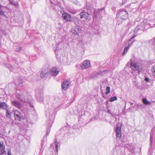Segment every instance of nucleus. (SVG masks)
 Listing matches in <instances>:
<instances>
[{
    "mask_svg": "<svg viewBox=\"0 0 155 155\" xmlns=\"http://www.w3.org/2000/svg\"><path fill=\"white\" fill-rule=\"evenodd\" d=\"M5 7L2 6L0 4V15H2L3 17L7 18V16L5 15V12L3 10L4 9Z\"/></svg>",
    "mask_w": 155,
    "mask_h": 155,
    "instance_id": "20",
    "label": "nucleus"
},
{
    "mask_svg": "<svg viewBox=\"0 0 155 155\" xmlns=\"http://www.w3.org/2000/svg\"><path fill=\"white\" fill-rule=\"evenodd\" d=\"M36 99L40 103H42L43 101V96L42 91H37L36 93Z\"/></svg>",
    "mask_w": 155,
    "mask_h": 155,
    "instance_id": "10",
    "label": "nucleus"
},
{
    "mask_svg": "<svg viewBox=\"0 0 155 155\" xmlns=\"http://www.w3.org/2000/svg\"><path fill=\"white\" fill-rule=\"evenodd\" d=\"M81 29L78 25L73 27L71 31V32L75 35H78L81 31Z\"/></svg>",
    "mask_w": 155,
    "mask_h": 155,
    "instance_id": "7",
    "label": "nucleus"
},
{
    "mask_svg": "<svg viewBox=\"0 0 155 155\" xmlns=\"http://www.w3.org/2000/svg\"><path fill=\"white\" fill-rule=\"evenodd\" d=\"M91 63L90 61L88 60H86L84 61L81 64L80 67L82 69L88 68L91 66Z\"/></svg>",
    "mask_w": 155,
    "mask_h": 155,
    "instance_id": "9",
    "label": "nucleus"
},
{
    "mask_svg": "<svg viewBox=\"0 0 155 155\" xmlns=\"http://www.w3.org/2000/svg\"><path fill=\"white\" fill-rule=\"evenodd\" d=\"M118 17L121 20H125L128 18V13L127 11L125 10L120 11L118 14Z\"/></svg>",
    "mask_w": 155,
    "mask_h": 155,
    "instance_id": "5",
    "label": "nucleus"
},
{
    "mask_svg": "<svg viewBox=\"0 0 155 155\" xmlns=\"http://www.w3.org/2000/svg\"><path fill=\"white\" fill-rule=\"evenodd\" d=\"M151 71L154 77L155 78V66L152 67Z\"/></svg>",
    "mask_w": 155,
    "mask_h": 155,
    "instance_id": "29",
    "label": "nucleus"
},
{
    "mask_svg": "<svg viewBox=\"0 0 155 155\" xmlns=\"http://www.w3.org/2000/svg\"><path fill=\"white\" fill-rule=\"evenodd\" d=\"M10 3L11 4L14 5L16 7H18L19 6L18 3L17 2H15L14 1H12Z\"/></svg>",
    "mask_w": 155,
    "mask_h": 155,
    "instance_id": "26",
    "label": "nucleus"
},
{
    "mask_svg": "<svg viewBox=\"0 0 155 155\" xmlns=\"http://www.w3.org/2000/svg\"><path fill=\"white\" fill-rule=\"evenodd\" d=\"M49 125H50V123H48V122H47V127H48V129L47 130V133L46 134V136H48L49 135V134L51 128V127L52 126H51V127H50Z\"/></svg>",
    "mask_w": 155,
    "mask_h": 155,
    "instance_id": "23",
    "label": "nucleus"
},
{
    "mask_svg": "<svg viewBox=\"0 0 155 155\" xmlns=\"http://www.w3.org/2000/svg\"><path fill=\"white\" fill-rule=\"evenodd\" d=\"M143 103L145 105H150L151 102L148 101L146 98H143L142 100Z\"/></svg>",
    "mask_w": 155,
    "mask_h": 155,
    "instance_id": "24",
    "label": "nucleus"
},
{
    "mask_svg": "<svg viewBox=\"0 0 155 155\" xmlns=\"http://www.w3.org/2000/svg\"><path fill=\"white\" fill-rule=\"evenodd\" d=\"M150 146L151 147L152 146V143H153V136L151 134V132L150 133Z\"/></svg>",
    "mask_w": 155,
    "mask_h": 155,
    "instance_id": "31",
    "label": "nucleus"
},
{
    "mask_svg": "<svg viewBox=\"0 0 155 155\" xmlns=\"http://www.w3.org/2000/svg\"><path fill=\"white\" fill-rule=\"evenodd\" d=\"M59 72V70L57 67H52L50 71V74L53 76H56Z\"/></svg>",
    "mask_w": 155,
    "mask_h": 155,
    "instance_id": "12",
    "label": "nucleus"
},
{
    "mask_svg": "<svg viewBox=\"0 0 155 155\" xmlns=\"http://www.w3.org/2000/svg\"><path fill=\"white\" fill-rule=\"evenodd\" d=\"M15 120H21L23 119V117L22 113L19 112L18 110H14L13 111Z\"/></svg>",
    "mask_w": 155,
    "mask_h": 155,
    "instance_id": "6",
    "label": "nucleus"
},
{
    "mask_svg": "<svg viewBox=\"0 0 155 155\" xmlns=\"http://www.w3.org/2000/svg\"><path fill=\"white\" fill-rule=\"evenodd\" d=\"M21 47H20L19 48V49H20V50H21Z\"/></svg>",
    "mask_w": 155,
    "mask_h": 155,
    "instance_id": "44",
    "label": "nucleus"
},
{
    "mask_svg": "<svg viewBox=\"0 0 155 155\" xmlns=\"http://www.w3.org/2000/svg\"><path fill=\"white\" fill-rule=\"evenodd\" d=\"M7 153H8V155H12V154L11 153V151L10 150H8V151Z\"/></svg>",
    "mask_w": 155,
    "mask_h": 155,
    "instance_id": "38",
    "label": "nucleus"
},
{
    "mask_svg": "<svg viewBox=\"0 0 155 155\" xmlns=\"http://www.w3.org/2000/svg\"><path fill=\"white\" fill-rule=\"evenodd\" d=\"M48 74V70L47 69H42L41 74V77L42 78L46 77Z\"/></svg>",
    "mask_w": 155,
    "mask_h": 155,
    "instance_id": "19",
    "label": "nucleus"
},
{
    "mask_svg": "<svg viewBox=\"0 0 155 155\" xmlns=\"http://www.w3.org/2000/svg\"><path fill=\"white\" fill-rule=\"evenodd\" d=\"M7 107L8 105L5 102H1L0 108L6 110Z\"/></svg>",
    "mask_w": 155,
    "mask_h": 155,
    "instance_id": "22",
    "label": "nucleus"
},
{
    "mask_svg": "<svg viewBox=\"0 0 155 155\" xmlns=\"http://www.w3.org/2000/svg\"><path fill=\"white\" fill-rule=\"evenodd\" d=\"M109 72V71L107 70H106L105 71H98L96 72V74L97 75H104L108 72Z\"/></svg>",
    "mask_w": 155,
    "mask_h": 155,
    "instance_id": "21",
    "label": "nucleus"
},
{
    "mask_svg": "<svg viewBox=\"0 0 155 155\" xmlns=\"http://www.w3.org/2000/svg\"><path fill=\"white\" fill-rule=\"evenodd\" d=\"M55 51V53L56 54V53L57 51V50L56 49Z\"/></svg>",
    "mask_w": 155,
    "mask_h": 155,
    "instance_id": "42",
    "label": "nucleus"
},
{
    "mask_svg": "<svg viewBox=\"0 0 155 155\" xmlns=\"http://www.w3.org/2000/svg\"><path fill=\"white\" fill-rule=\"evenodd\" d=\"M51 2L52 4L53 3V2L52 1H50Z\"/></svg>",
    "mask_w": 155,
    "mask_h": 155,
    "instance_id": "41",
    "label": "nucleus"
},
{
    "mask_svg": "<svg viewBox=\"0 0 155 155\" xmlns=\"http://www.w3.org/2000/svg\"><path fill=\"white\" fill-rule=\"evenodd\" d=\"M103 97L105 99H106L107 98V97H105L104 96H103Z\"/></svg>",
    "mask_w": 155,
    "mask_h": 155,
    "instance_id": "40",
    "label": "nucleus"
},
{
    "mask_svg": "<svg viewBox=\"0 0 155 155\" xmlns=\"http://www.w3.org/2000/svg\"><path fill=\"white\" fill-rule=\"evenodd\" d=\"M130 67L132 69L137 70L140 72L143 70V66L141 64L138 62H132L131 63Z\"/></svg>",
    "mask_w": 155,
    "mask_h": 155,
    "instance_id": "4",
    "label": "nucleus"
},
{
    "mask_svg": "<svg viewBox=\"0 0 155 155\" xmlns=\"http://www.w3.org/2000/svg\"><path fill=\"white\" fill-rule=\"evenodd\" d=\"M24 81L22 80H20L19 81L18 84V85L20 87H22L23 86V83Z\"/></svg>",
    "mask_w": 155,
    "mask_h": 155,
    "instance_id": "30",
    "label": "nucleus"
},
{
    "mask_svg": "<svg viewBox=\"0 0 155 155\" xmlns=\"http://www.w3.org/2000/svg\"><path fill=\"white\" fill-rule=\"evenodd\" d=\"M11 104L12 106L19 109H21L22 107L21 103L16 100L12 101Z\"/></svg>",
    "mask_w": 155,
    "mask_h": 155,
    "instance_id": "13",
    "label": "nucleus"
},
{
    "mask_svg": "<svg viewBox=\"0 0 155 155\" xmlns=\"http://www.w3.org/2000/svg\"><path fill=\"white\" fill-rule=\"evenodd\" d=\"M140 28V26H137L136 28H135L134 32L135 33H137L138 32V31L139 30V28Z\"/></svg>",
    "mask_w": 155,
    "mask_h": 155,
    "instance_id": "34",
    "label": "nucleus"
},
{
    "mask_svg": "<svg viewBox=\"0 0 155 155\" xmlns=\"http://www.w3.org/2000/svg\"><path fill=\"white\" fill-rule=\"evenodd\" d=\"M106 103H107V104H108V103L107 101L106 102Z\"/></svg>",
    "mask_w": 155,
    "mask_h": 155,
    "instance_id": "48",
    "label": "nucleus"
},
{
    "mask_svg": "<svg viewBox=\"0 0 155 155\" xmlns=\"http://www.w3.org/2000/svg\"><path fill=\"white\" fill-rule=\"evenodd\" d=\"M136 84H138V83H137H137H136Z\"/></svg>",
    "mask_w": 155,
    "mask_h": 155,
    "instance_id": "47",
    "label": "nucleus"
},
{
    "mask_svg": "<svg viewBox=\"0 0 155 155\" xmlns=\"http://www.w3.org/2000/svg\"><path fill=\"white\" fill-rule=\"evenodd\" d=\"M117 97L116 96H114L113 97H111L110 98V102H112L114 101L117 100Z\"/></svg>",
    "mask_w": 155,
    "mask_h": 155,
    "instance_id": "33",
    "label": "nucleus"
},
{
    "mask_svg": "<svg viewBox=\"0 0 155 155\" xmlns=\"http://www.w3.org/2000/svg\"><path fill=\"white\" fill-rule=\"evenodd\" d=\"M5 146L2 141H0V154H2L5 152Z\"/></svg>",
    "mask_w": 155,
    "mask_h": 155,
    "instance_id": "18",
    "label": "nucleus"
},
{
    "mask_svg": "<svg viewBox=\"0 0 155 155\" xmlns=\"http://www.w3.org/2000/svg\"><path fill=\"white\" fill-rule=\"evenodd\" d=\"M124 4V3H122L121 4H122V5H123V4Z\"/></svg>",
    "mask_w": 155,
    "mask_h": 155,
    "instance_id": "46",
    "label": "nucleus"
},
{
    "mask_svg": "<svg viewBox=\"0 0 155 155\" xmlns=\"http://www.w3.org/2000/svg\"><path fill=\"white\" fill-rule=\"evenodd\" d=\"M70 82L68 81H64L62 84L61 87L63 90H66L69 87Z\"/></svg>",
    "mask_w": 155,
    "mask_h": 155,
    "instance_id": "17",
    "label": "nucleus"
},
{
    "mask_svg": "<svg viewBox=\"0 0 155 155\" xmlns=\"http://www.w3.org/2000/svg\"><path fill=\"white\" fill-rule=\"evenodd\" d=\"M6 117L10 118L11 116V112L7 109H6Z\"/></svg>",
    "mask_w": 155,
    "mask_h": 155,
    "instance_id": "25",
    "label": "nucleus"
},
{
    "mask_svg": "<svg viewBox=\"0 0 155 155\" xmlns=\"http://www.w3.org/2000/svg\"><path fill=\"white\" fill-rule=\"evenodd\" d=\"M16 97L18 100L22 102H26L24 95L21 94L17 93L16 94Z\"/></svg>",
    "mask_w": 155,
    "mask_h": 155,
    "instance_id": "16",
    "label": "nucleus"
},
{
    "mask_svg": "<svg viewBox=\"0 0 155 155\" xmlns=\"http://www.w3.org/2000/svg\"><path fill=\"white\" fill-rule=\"evenodd\" d=\"M147 22L149 25L151 26V27H155V23L153 24L152 23L155 22V16L153 15H150L147 18Z\"/></svg>",
    "mask_w": 155,
    "mask_h": 155,
    "instance_id": "8",
    "label": "nucleus"
},
{
    "mask_svg": "<svg viewBox=\"0 0 155 155\" xmlns=\"http://www.w3.org/2000/svg\"><path fill=\"white\" fill-rule=\"evenodd\" d=\"M30 106H31V107H33V105H32L31 104H30Z\"/></svg>",
    "mask_w": 155,
    "mask_h": 155,
    "instance_id": "43",
    "label": "nucleus"
},
{
    "mask_svg": "<svg viewBox=\"0 0 155 155\" xmlns=\"http://www.w3.org/2000/svg\"><path fill=\"white\" fill-rule=\"evenodd\" d=\"M58 6H59V4H58Z\"/></svg>",
    "mask_w": 155,
    "mask_h": 155,
    "instance_id": "51",
    "label": "nucleus"
},
{
    "mask_svg": "<svg viewBox=\"0 0 155 155\" xmlns=\"http://www.w3.org/2000/svg\"><path fill=\"white\" fill-rule=\"evenodd\" d=\"M115 130L117 137L119 139L121 137V127L118 125H117Z\"/></svg>",
    "mask_w": 155,
    "mask_h": 155,
    "instance_id": "14",
    "label": "nucleus"
},
{
    "mask_svg": "<svg viewBox=\"0 0 155 155\" xmlns=\"http://www.w3.org/2000/svg\"><path fill=\"white\" fill-rule=\"evenodd\" d=\"M106 107L107 110V112L111 114H112L111 113V110L110 109H109V107L107 105Z\"/></svg>",
    "mask_w": 155,
    "mask_h": 155,
    "instance_id": "35",
    "label": "nucleus"
},
{
    "mask_svg": "<svg viewBox=\"0 0 155 155\" xmlns=\"http://www.w3.org/2000/svg\"><path fill=\"white\" fill-rule=\"evenodd\" d=\"M5 66L8 67L11 71H12L14 69V67H13L9 64H5Z\"/></svg>",
    "mask_w": 155,
    "mask_h": 155,
    "instance_id": "27",
    "label": "nucleus"
},
{
    "mask_svg": "<svg viewBox=\"0 0 155 155\" xmlns=\"http://www.w3.org/2000/svg\"><path fill=\"white\" fill-rule=\"evenodd\" d=\"M93 12L94 18L95 19L98 18V20H100L102 18V15L105 14V10L103 8Z\"/></svg>",
    "mask_w": 155,
    "mask_h": 155,
    "instance_id": "3",
    "label": "nucleus"
},
{
    "mask_svg": "<svg viewBox=\"0 0 155 155\" xmlns=\"http://www.w3.org/2000/svg\"><path fill=\"white\" fill-rule=\"evenodd\" d=\"M86 8L85 9L82 10L80 14L81 16V18L82 19L84 18L87 21H89L91 18L90 15L92 14V12L94 11V9L89 7L88 8L87 6H86Z\"/></svg>",
    "mask_w": 155,
    "mask_h": 155,
    "instance_id": "2",
    "label": "nucleus"
},
{
    "mask_svg": "<svg viewBox=\"0 0 155 155\" xmlns=\"http://www.w3.org/2000/svg\"><path fill=\"white\" fill-rule=\"evenodd\" d=\"M93 28L95 29L97 31H98V30H99V27L98 26H95L94 27L93 26Z\"/></svg>",
    "mask_w": 155,
    "mask_h": 155,
    "instance_id": "36",
    "label": "nucleus"
},
{
    "mask_svg": "<svg viewBox=\"0 0 155 155\" xmlns=\"http://www.w3.org/2000/svg\"><path fill=\"white\" fill-rule=\"evenodd\" d=\"M136 36L134 35L129 41L128 46L124 48L122 55H123L128 51L129 47L134 42V40H133V39Z\"/></svg>",
    "mask_w": 155,
    "mask_h": 155,
    "instance_id": "11",
    "label": "nucleus"
},
{
    "mask_svg": "<svg viewBox=\"0 0 155 155\" xmlns=\"http://www.w3.org/2000/svg\"><path fill=\"white\" fill-rule=\"evenodd\" d=\"M58 107H54V106H51L49 108L46 110L45 114L47 116H48L49 120L47 121V122L50 123V127L52 125L54 118V114L58 110L57 109Z\"/></svg>",
    "mask_w": 155,
    "mask_h": 155,
    "instance_id": "1",
    "label": "nucleus"
},
{
    "mask_svg": "<svg viewBox=\"0 0 155 155\" xmlns=\"http://www.w3.org/2000/svg\"><path fill=\"white\" fill-rule=\"evenodd\" d=\"M52 1L54 2V1H55L53 0V1Z\"/></svg>",
    "mask_w": 155,
    "mask_h": 155,
    "instance_id": "50",
    "label": "nucleus"
},
{
    "mask_svg": "<svg viewBox=\"0 0 155 155\" xmlns=\"http://www.w3.org/2000/svg\"><path fill=\"white\" fill-rule=\"evenodd\" d=\"M61 101H58V104H59V105H61L62 104V103H61Z\"/></svg>",
    "mask_w": 155,
    "mask_h": 155,
    "instance_id": "39",
    "label": "nucleus"
},
{
    "mask_svg": "<svg viewBox=\"0 0 155 155\" xmlns=\"http://www.w3.org/2000/svg\"><path fill=\"white\" fill-rule=\"evenodd\" d=\"M61 13L62 14V17L64 19L68 21H70L71 20V16L67 13L64 11H61Z\"/></svg>",
    "mask_w": 155,
    "mask_h": 155,
    "instance_id": "15",
    "label": "nucleus"
},
{
    "mask_svg": "<svg viewBox=\"0 0 155 155\" xmlns=\"http://www.w3.org/2000/svg\"><path fill=\"white\" fill-rule=\"evenodd\" d=\"M153 39H154V40H155V38H153Z\"/></svg>",
    "mask_w": 155,
    "mask_h": 155,
    "instance_id": "49",
    "label": "nucleus"
},
{
    "mask_svg": "<svg viewBox=\"0 0 155 155\" xmlns=\"http://www.w3.org/2000/svg\"><path fill=\"white\" fill-rule=\"evenodd\" d=\"M106 92L105 93V94H108L110 92V87L109 86H107L106 88Z\"/></svg>",
    "mask_w": 155,
    "mask_h": 155,
    "instance_id": "28",
    "label": "nucleus"
},
{
    "mask_svg": "<svg viewBox=\"0 0 155 155\" xmlns=\"http://www.w3.org/2000/svg\"><path fill=\"white\" fill-rule=\"evenodd\" d=\"M144 80L146 82H149V78L147 77H146Z\"/></svg>",
    "mask_w": 155,
    "mask_h": 155,
    "instance_id": "37",
    "label": "nucleus"
},
{
    "mask_svg": "<svg viewBox=\"0 0 155 155\" xmlns=\"http://www.w3.org/2000/svg\"><path fill=\"white\" fill-rule=\"evenodd\" d=\"M56 141L55 140V148L56 149V150L57 152H58V143L57 141L55 142Z\"/></svg>",
    "mask_w": 155,
    "mask_h": 155,
    "instance_id": "32",
    "label": "nucleus"
},
{
    "mask_svg": "<svg viewBox=\"0 0 155 155\" xmlns=\"http://www.w3.org/2000/svg\"><path fill=\"white\" fill-rule=\"evenodd\" d=\"M130 103L131 104H133V103H130Z\"/></svg>",
    "mask_w": 155,
    "mask_h": 155,
    "instance_id": "45",
    "label": "nucleus"
}]
</instances>
